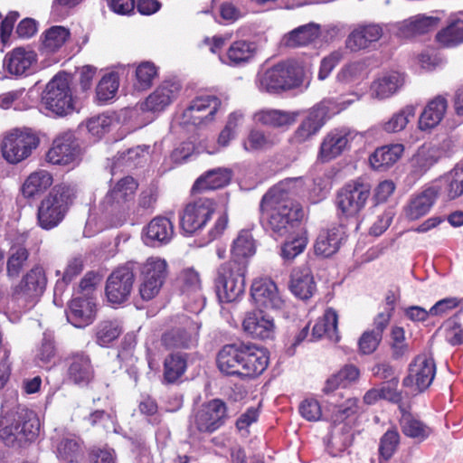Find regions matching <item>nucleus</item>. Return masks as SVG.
I'll use <instances>...</instances> for the list:
<instances>
[{
  "instance_id": "cd10ccee",
  "label": "nucleus",
  "mask_w": 463,
  "mask_h": 463,
  "mask_svg": "<svg viewBox=\"0 0 463 463\" xmlns=\"http://www.w3.org/2000/svg\"><path fill=\"white\" fill-rule=\"evenodd\" d=\"M321 35V25L317 23H308L300 25L282 38V43L288 48L306 47L314 43Z\"/></svg>"
},
{
  "instance_id": "f3484780",
  "label": "nucleus",
  "mask_w": 463,
  "mask_h": 463,
  "mask_svg": "<svg viewBox=\"0 0 463 463\" xmlns=\"http://www.w3.org/2000/svg\"><path fill=\"white\" fill-rule=\"evenodd\" d=\"M227 418L226 405L213 399L201 406L195 414L194 424L201 432H213L222 426Z\"/></svg>"
},
{
  "instance_id": "6ab92c4d",
  "label": "nucleus",
  "mask_w": 463,
  "mask_h": 463,
  "mask_svg": "<svg viewBox=\"0 0 463 463\" xmlns=\"http://www.w3.org/2000/svg\"><path fill=\"white\" fill-rule=\"evenodd\" d=\"M181 85L177 81L165 80L162 82L143 102L139 109L144 113L164 112L177 97Z\"/></svg>"
},
{
  "instance_id": "a211bd4d",
  "label": "nucleus",
  "mask_w": 463,
  "mask_h": 463,
  "mask_svg": "<svg viewBox=\"0 0 463 463\" xmlns=\"http://www.w3.org/2000/svg\"><path fill=\"white\" fill-rule=\"evenodd\" d=\"M251 298L260 309L279 310L285 303L279 295L277 284L268 278H259L253 280L250 288Z\"/></svg>"
},
{
  "instance_id": "f8f14e48",
  "label": "nucleus",
  "mask_w": 463,
  "mask_h": 463,
  "mask_svg": "<svg viewBox=\"0 0 463 463\" xmlns=\"http://www.w3.org/2000/svg\"><path fill=\"white\" fill-rule=\"evenodd\" d=\"M135 273L129 265L118 267L107 279L105 294L112 304L127 301L133 289Z\"/></svg>"
},
{
  "instance_id": "9b49d317",
  "label": "nucleus",
  "mask_w": 463,
  "mask_h": 463,
  "mask_svg": "<svg viewBox=\"0 0 463 463\" xmlns=\"http://www.w3.org/2000/svg\"><path fill=\"white\" fill-rule=\"evenodd\" d=\"M436 374V364L432 357L427 354L416 356L410 364L408 375L402 385L412 392H422L432 383Z\"/></svg>"
},
{
  "instance_id": "774afa93",
  "label": "nucleus",
  "mask_w": 463,
  "mask_h": 463,
  "mask_svg": "<svg viewBox=\"0 0 463 463\" xmlns=\"http://www.w3.org/2000/svg\"><path fill=\"white\" fill-rule=\"evenodd\" d=\"M137 184L131 176L120 179L112 189L121 199L127 202L135 193Z\"/></svg>"
},
{
  "instance_id": "79ce46f5",
  "label": "nucleus",
  "mask_w": 463,
  "mask_h": 463,
  "mask_svg": "<svg viewBox=\"0 0 463 463\" xmlns=\"http://www.w3.org/2000/svg\"><path fill=\"white\" fill-rule=\"evenodd\" d=\"M437 42L444 47H453L463 43V19L450 18L448 26L436 35Z\"/></svg>"
},
{
  "instance_id": "4be33fe9",
  "label": "nucleus",
  "mask_w": 463,
  "mask_h": 463,
  "mask_svg": "<svg viewBox=\"0 0 463 463\" xmlns=\"http://www.w3.org/2000/svg\"><path fill=\"white\" fill-rule=\"evenodd\" d=\"M68 380L78 386H87L94 378L90 358L84 353L71 354L67 359Z\"/></svg>"
},
{
  "instance_id": "5701e85b",
  "label": "nucleus",
  "mask_w": 463,
  "mask_h": 463,
  "mask_svg": "<svg viewBox=\"0 0 463 463\" xmlns=\"http://www.w3.org/2000/svg\"><path fill=\"white\" fill-rule=\"evenodd\" d=\"M242 326L253 338L269 339L273 337L275 332L274 318L261 309L248 312Z\"/></svg>"
},
{
  "instance_id": "9d476101",
  "label": "nucleus",
  "mask_w": 463,
  "mask_h": 463,
  "mask_svg": "<svg viewBox=\"0 0 463 463\" xmlns=\"http://www.w3.org/2000/svg\"><path fill=\"white\" fill-rule=\"evenodd\" d=\"M370 194L369 184L358 180L350 182L337 192V208L346 217L355 216L364 208Z\"/></svg>"
},
{
  "instance_id": "4d7b16f0",
  "label": "nucleus",
  "mask_w": 463,
  "mask_h": 463,
  "mask_svg": "<svg viewBox=\"0 0 463 463\" xmlns=\"http://www.w3.org/2000/svg\"><path fill=\"white\" fill-rule=\"evenodd\" d=\"M390 346L393 360H400L407 354L409 345L405 341V332L402 327L393 326L392 328Z\"/></svg>"
},
{
  "instance_id": "3c124183",
  "label": "nucleus",
  "mask_w": 463,
  "mask_h": 463,
  "mask_svg": "<svg viewBox=\"0 0 463 463\" xmlns=\"http://www.w3.org/2000/svg\"><path fill=\"white\" fill-rule=\"evenodd\" d=\"M119 80L117 73L110 72L104 75L96 88V95L99 101H108L116 96Z\"/></svg>"
},
{
  "instance_id": "dca6fc26",
  "label": "nucleus",
  "mask_w": 463,
  "mask_h": 463,
  "mask_svg": "<svg viewBox=\"0 0 463 463\" xmlns=\"http://www.w3.org/2000/svg\"><path fill=\"white\" fill-rule=\"evenodd\" d=\"M438 24L439 19L436 17L417 14L388 24V30L399 38L410 39L433 31L437 28Z\"/></svg>"
},
{
  "instance_id": "0eeeda50",
  "label": "nucleus",
  "mask_w": 463,
  "mask_h": 463,
  "mask_svg": "<svg viewBox=\"0 0 463 463\" xmlns=\"http://www.w3.org/2000/svg\"><path fill=\"white\" fill-rule=\"evenodd\" d=\"M42 102L47 109L56 114V116L80 113L83 108L80 100L71 97L69 80L63 75H56L47 84Z\"/></svg>"
},
{
  "instance_id": "393cba45",
  "label": "nucleus",
  "mask_w": 463,
  "mask_h": 463,
  "mask_svg": "<svg viewBox=\"0 0 463 463\" xmlns=\"http://www.w3.org/2000/svg\"><path fill=\"white\" fill-rule=\"evenodd\" d=\"M27 235H18L8 250L6 275L11 279L17 278L27 266L30 253L25 245Z\"/></svg>"
},
{
  "instance_id": "7c9ffc66",
  "label": "nucleus",
  "mask_w": 463,
  "mask_h": 463,
  "mask_svg": "<svg viewBox=\"0 0 463 463\" xmlns=\"http://www.w3.org/2000/svg\"><path fill=\"white\" fill-rule=\"evenodd\" d=\"M257 53V44L254 42L238 40L233 42L226 52L222 61L230 66H242L253 60Z\"/></svg>"
},
{
  "instance_id": "a18cd8bd",
  "label": "nucleus",
  "mask_w": 463,
  "mask_h": 463,
  "mask_svg": "<svg viewBox=\"0 0 463 463\" xmlns=\"http://www.w3.org/2000/svg\"><path fill=\"white\" fill-rule=\"evenodd\" d=\"M56 344L54 335L51 332H44L35 350V361L41 366L51 364L56 355Z\"/></svg>"
},
{
  "instance_id": "c756f323",
  "label": "nucleus",
  "mask_w": 463,
  "mask_h": 463,
  "mask_svg": "<svg viewBox=\"0 0 463 463\" xmlns=\"http://www.w3.org/2000/svg\"><path fill=\"white\" fill-rule=\"evenodd\" d=\"M144 234L146 244H166L174 236V225L168 218L156 216L146 226Z\"/></svg>"
},
{
  "instance_id": "338daca9",
  "label": "nucleus",
  "mask_w": 463,
  "mask_h": 463,
  "mask_svg": "<svg viewBox=\"0 0 463 463\" xmlns=\"http://www.w3.org/2000/svg\"><path fill=\"white\" fill-rule=\"evenodd\" d=\"M299 412L308 421H317L322 415L320 404L314 399L304 400L299 405Z\"/></svg>"
},
{
  "instance_id": "aec40b11",
  "label": "nucleus",
  "mask_w": 463,
  "mask_h": 463,
  "mask_svg": "<svg viewBox=\"0 0 463 463\" xmlns=\"http://www.w3.org/2000/svg\"><path fill=\"white\" fill-rule=\"evenodd\" d=\"M80 155V146L71 132L57 137L47 152V161L53 165H68Z\"/></svg>"
},
{
  "instance_id": "864d4df0",
  "label": "nucleus",
  "mask_w": 463,
  "mask_h": 463,
  "mask_svg": "<svg viewBox=\"0 0 463 463\" xmlns=\"http://www.w3.org/2000/svg\"><path fill=\"white\" fill-rule=\"evenodd\" d=\"M323 118H306L298 126L294 134L297 143H303L316 135L325 125Z\"/></svg>"
},
{
  "instance_id": "473e14b6",
  "label": "nucleus",
  "mask_w": 463,
  "mask_h": 463,
  "mask_svg": "<svg viewBox=\"0 0 463 463\" xmlns=\"http://www.w3.org/2000/svg\"><path fill=\"white\" fill-rule=\"evenodd\" d=\"M402 144H391L377 147L369 157L371 166L377 171H385L392 166L402 156Z\"/></svg>"
},
{
  "instance_id": "680f3d73",
  "label": "nucleus",
  "mask_w": 463,
  "mask_h": 463,
  "mask_svg": "<svg viewBox=\"0 0 463 463\" xmlns=\"http://www.w3.org/2000/svg\"><path fill=\"white\" fill-rule=\"evenodd\" d=\"M271 146L269 139L260 130L252 129L243 141V147L247 151L267 149Z\"/></svg>"
},
{
  "instance_id": "423d86ee",
  "label": "nucleus",
  "mask_w": 463,
  "mask_h": 463,
  "mask_svg": "<svg viewBox=\"0 0 463 463\" xmlns=\"http://www.w3.org/2000/svg\"><path fill=\"white\" fill-rule=\"evenodd\" d=\"M304 70L297 62H281L268 69L257 77L261 91L278 92L297 88L303 83Z\"/></svg>"
},
{
  "instance_id": "20e7f679",
  "label": "nucleus",
  "mask_w": 463,
  "mask_h": 463,
  "mask_svg": "<svg viewBox=\"0 0 463 463\" xmlns=\"http://www.w3.org/2000/svg\"><path fill=\"white\" fill-rule=\"evenodd\" d=\"M75 189L65 184L55 185L41 201L37 210V221L43 230H52L64 219L75 198Z\"/></svg>"
},
{
  "instance_id": "f257e3e1",
  "label": "nucleus",
  "mask_w": 463,
  "mask_h": 463,
  "mask_svg": "<svg viewBox=\"0 0 463 463\" xmlns=\"http://www.w3.org/2000/svg\"><path fill=\"white\" fill-rule=\"evenodd\" d=\"M260 210L268 220L269 229L277 237L289 233L303 217L301 207L288 196L282 183L273 186L263 195Z\"/></svg>"
},
{
  "instance_id": "c03bdc74",
  "label": "nucleus",
  "mask_w": 463,
  "mask_h": 463,
  "mask_svg": "<svg viewBox=\"0 0 463 463\" xmlns=\"http://www.w3.org/2000/svg\"><path fill=\"white\" fill-rule=\"evenodd\" d=\"M351 103V99L344 98H325L315 104L309 113L311 116H335L343 112Z\"/></svg>"
},
{
  "instance_id": "09e8293b",
  "label": "nucleus",
  "mask_w": 463,
  "mask_h": 463,
  "mask_svg": "<svg viewBox=\"0 0 463 463\" xmlns=\"http://www.w3.org/2000/svg\"><path fill=\"white\" fill-rule=\"evenodd\" d=\"M121 332V326L118 321H101L96 326L97 343L99 345L105 346L116 340Z\"/></svg>"
},
{
  "instance_id": "0e129e2a",
  "label": "nucleus",
  "mask_w": 463,
  "mask_h": 463,
  "mask_svg": "<svg viewBox=\"0 0 463 463\" xmlns=\"http://www.w3.org/2000/svg\"><path fill=\"white\" fill-rule=\"evenodd\" d=\"M112 118H89L86 121V128L89 133L97 138H100L110 130Z\"/></svg>"
},
{
  "instance_id": "e2e57ef3",
  "label": "nucleus",
  "mask_w": 463,
  "mask_h": 463,
  "mask_svg": "<svg viewBox=\"0 0 463 463\" xmlns=\"http://www.w3.org/2000/svg\"><path fill=\"white\" fill-rule=\"evenodd\" d=\"M125 203L126 202L111 189L101 201L100 208L109 215H116L124 211Z\"/></svg>"
},
{
  "instance_id": "a19ab883",
  "label": "nucleus",
  "mask_w": 463,
  "mask_h": 463,
  "mask_svg": "<svg viewBox=\"0 0 463 463\" xmlns=\"http://www.w3.org/2000/svg\"><path fill=\"white\" fill-rule=\"evenodd\" d=\"M230 260L246 261L256 252L255 241L250 231L242 230L234 240Z\"/></svg>"
},
{
  "instance_id": "58836bf2",
  "label": "nucleus",
  "mask_w": 463,
  "mask_h": 463,
  "mask_svg": "<svg viewBox=\"0 0 463 463\" xmlns=\"http://www.w3.org/2000/svg\"><path fill=\"white\" fill-rule=\"evenodd\" d=\"M52 175L46 170H38L32 173L22 186V194L25 198H33L52 184Z\"/></svg>"
},
{
  "instance_id": "603ef678",
  "label": "nucleus",
  "mask_w": 463,
  "mask_h": 463,
  "mask_svg": "<svg viewBox=\"0 0 463 463\" xmlns=\"http://www.w3.org/2000/svg\"><path fill=\"white\" fill-rule=\"evenodd\" d=\"M400 444V434L396 429L388 430L380 439L379 458L389 460L396 452Z\"/></svg>"
},
{
  "instance_id": "f03ea898",
  "label": "nucleus",
  "mask_w": 463,
  "mask_h": 463,
  "mask_svg": "<svg viewBox=\"0 0 463 463\" xmlns=\"http://www.w3.org/2000/svg\"><path fill=\"white\" fill-rule=\"evenodd\" d=\"M268 364L265 351L251 343L226 345L217 355L218 368L227 375L254 377L262 373Z\"/></svg>"
},
{
  "instance_id": "ea45409f",
  "label": "nucleus",
  "mask_w": 463,
  "mask_h": 463,
  "mask_svg": "<svg viewBox=\"0 0 463 463\" xmlns=\"http://www.w3.org/2000/svg\"><path fill=\"white\" fill-rule=\"evenodd\" d=\"M186 368L187 354H170L164 361V381L166 383H175L184 375Z\"/></svg>"
},
{
  "instance_id": "c85d7f7f",
  "label": "nucleus",
  "mask_w": 463,
  "mask_h": 463,
  "mask_svg": "<svg viewBox=\"0 0 463 463\" xmlns=\"http://www.w3.org/2000/svg\"><path fill=\"white\" fill-rule=\"evenodd\" d=\"M439 188L430 186L412 196L404 209L406 217L415 221L427 214L439 195Z\"/></svg>"
},
{
  "instance_id": "4468645a",
  "label": "nucleus",
  "mask_w": 463,
  "mask_h": 463,
  "mask_svg": "<svg viewBox=\"0 0 463 463\" xmlns=\"http://www.w3.org/2000/svg\"><path fill=\"white\" fill-rule=\"evenodd\" d=\"M142 274L139 294L142 299L148 301L159 293L167 276V263L165 260L150 258L144 265Z\"/></svg>"
},
{
  "instance_id": "ddd939ff",
  "label": "nucleus",
  "mask_w": 463,
  "mask_h": 463,
  "mask_svg": "<svg viewBox=\"0 0 463 463\" xmlns=\"http://www.w3.org/2000/svg\"><path fill=\"white\" fill-rule=\"evenodd\" d=\"M216 203L213 200L201 197L188 203L181 216L180 225L182 230L192 234L202 229L215 211Z\"/></svg>"
},
{
  "instance_id": "6e6552de",
  "label": "nucleus",
  "mask_w": 463,
  "mask_h": 463,
  "mask_svg": "<svg viewBox=\"0 0 463 463\" xmlns=\"http://www.w3.org/2000/svg\"><path fill=\"white\" fill-rule=\"evenodd\" d=\"M36 133L28 128L8 133L1 144L4 158L10 164H17L27 158L39 145Z\"/></svg>"
},
{
  "instance_id": "39448f33",
  "label": "nucleus",
  "mask_w": 463,
  "mask_h": 463,
  "mask_svg": "<svg viewBox=\"0 0 463 463\" xmlns=\"http://www.w3.org/2000/svg\"><path fill=\"white\" fill-rule=\"evenodd\" d=\"M246 261L229 260L216 270L214 288L220 302L237 300L245 291Z\"/></svg>"
},
{
  "instance_id": "2f4dec72",
  "label": "nucleus",
  "mask_w": 463,
  "mask_h": 463,
  "mask_svg": "<svg viewBox=\"0 0 463 463\" xmlns=\"http://www.w3.org/2000/svg\"><path fill=\"white\" fill-rule=\"evenodd\" d=\"M36 62V54L32 50L15 48L7 53L4 65L14 75H24L30 72L32 66Z\"/></svg>"
},
{
  "instance_id": "2eb2a0df",
  "label": "nucleus",
  "mask_w": 463,
  "mask_h": 463,
  "mask_svg": "<svg viewBox=\"0 0 463 463\" xmlns=\"http://www.w3.org/2000/svg\"><path fill=\"white\" fill-rule=\"evenodd\" d=\"M199 326L189 317L183 316L177 326L166 330L161 335V344L166 349H187L194 345Z\"/></svg>"
},
{
  "instance_id": "37998d69",
  "label": "nucleus",
  "mask_w": 463,
  "mask_h": 463,
  "mask_svg": "<svg viewBox=\"0 0 463 463\" xmlns=\"http://www.w3.org/2000/svg\"><path fill=\"white\" fill-rule=\"evenodd\" d=\"M401 427L403 434L421 442L428 439L432 432L430 427L411 414H404L401 419Z\"/></svg>"
},
{
  "instance_id": "69168bd1",
  "label": "nucleus",
  "mask_w": 463,
  "mask_h": 463,
  "mask_svg": "<svg viewBox=\"0 0 463 463\" xmlns=\"http://www.w3.org/2000/svg\"><path fill=\"white\" fill-rule=\"evenodd\" d=\"M448 107L447 99L441 95H438L426 104L420 116H444Z\"/></svg>"
},
{
  "instance_id": "7ed1b4c3",
  "label": "nucleus",
  "mask_w": 463,
  "mask_h": 463,
  "mask_svg": "<svg viewBox=\"0 0 463 463\" xmlns=\"http://www.w3.org/2000/svg\"><path fill=\"white\" fill-rule=\"evenodd\" d=\"M40 421L33 411L17 404L9 410L2 407L0 440L7 447L20 449L38 436Z\"/></svg>"
},
{
  "instance_id": "13d9d810",
  "label": "nucleus",
  "mask_w": 463,
  "mask_h": 463,
  "mask_svg": "<svg viewBox=\"0 0 463 463\" xmlns=\"http://www.w3.org/2000/svg\"><path fill=\"white\" fill-rule=\"evenodd\" d=\"M438 161L436 151L431 148L421 147L412 158V165L419 173H425Z\"/></svg>"
},
{
  "instance_id": "f704fd0d",
  "label": "nucleus",
  "mask_w": 463,
  "mask_h": 463,
  "mask_svg": "<svg viewBox=\"0 0 463 463\" xmlns=\"http://www.w3.org/2000/svg\"><path fill=\"white\" fill-rule=\"evenodd\" d=\"M227 103H223L216 96H200L194 99L184 110V116L193 113H203L205 116H214L217 113L227 112Z\"/></svg>"
},
{
  "instance_id": "b1692460",
  "label": "nucleus",
  "mask_w": 463,
  "mask_h": 463,
  "mask_svg": "<svg viewBox=\"0 0 463 463\" xmlns=\"http://www.w3.org/2000/svg\"><path fill=\"white\" fill-rule=\"evenodd\" d=\"M345 238V227L334 225L320 232L315 243V253L325 258L330 257L340 248Z\"/></svg>"
},
{
  "instance_id": "5fc2aeb1",
  "label": "nucleus",
  "mask_w": 463,
  "mask_h": 463,
  "mask_svg": "<svg viewBox=\"0 0 463 463\" xmlns=\"http://www.w3.org/2000/svg\"><path fill=\"white\" fill-rule=\"evenodd\" d=\"M178 281L183 294H196L201 289L200 275L193 268L184 269L180 272Z\"/></svg>"
},
{
  "instance_id": "052dcab7",
  "label": "nucleus",
  "mask_w": 463,
  "mask_h": 463,
  "mask_svg": "<svg viewBox=\"0 0 463 463\" xmlns=\"http://www.w3.org/2000/svg\"><path fill=\"white\" fill-rule=\"evenodd\" d=\"M146 148L147 146H137L128 148L124 152H118L114 164L128 167L136 166L139 163V159L144 156Z\"/></svg>"
},
{
  "instance_id": "c9c22d12",
  "label": "nucleus",
  "mask_w": 463,
  "mask_h": 463,
  "mask_svg": "<svg viewBox=\"0 0 463 463\" xmlns=\"http://www.w3.org/2000/svg\"><path fill=\"white\" fill-rule=\"evenodd\" d=\"M289 287L291 292L302 300H307L316 291L314 278L307 268L292 272Z\"/></svg>"
},
{
  "instance_id": "49530a36",
  "label": "nucleus",
  "mask_w": 463,
  "mask_h": 463,
  "mask_svg": "<svg viewBox=\"0 0 463 463\" xmlns=\"http://www.w3.org/2000/svg\"><path fill=\"white\" fill-rule=\"evenodd\" d=\"M58 457L62 460L73 463L82 457V449L76 437L68 436L61 439L57 446Z\"/></svg>"
},
{
  "instance_id": "6e6d98bb",
  "label": "nucleus",
  "mask_w": 463,
  "mask_h": 463,
  "mask_svg": "<svg viewBox=\"0 0 463 463\" xmlns=\"http://www.w3.org/2000/svg\"><path fill=\"white\" fill-rule=\"evenodd\" d=\"M157 76V69L151 61H143L136 69V88L145 90L150 88Z\"/></svg>"
},
{
  "instance_id": "bb28decb",
  "label": "nucleus",
  "mask_w": 463,
  "mask_h": 463,
  "mask_svg": "<svg viewBox=\"0 0 463 463\" xmlns=\"http://www.w3.org/2000/svg\"><path fill=\"white\" fill-rule=\"evenodd\" d=\"M383 34V29L378 24L358 25L347 37L346 46L351 51L367 48L371 43L379 41Z\"/></svg>"
},
{
  "instance_id": "bf43d9fd",
  "label": "nucleus",
  "mask_w": 463,
  "mask_h": 463,
  "mask_svg": "<svg viewBox=\"0 0 463 463\" xmlns=\"http://www.w3.org/2000/svg\"><path fill=\"white\" fill-rule=\"evenodd\" d=\"M307 244V239L306 236H298L282 245L280 255L285 260L290 261L306 249Z\"/></svg>"
},
{
  "instance_id": "1a4fd4ad",
  "label": "nucleus",
  "mask_w": 463,
  "mask_h": 463,
  "mask_svg": "<svg viewBox=\"0 0 463 463\" xmlns=\"http://www.w3.org/2000/svg\"><path fill=\"white\" fill-rule=\"evenodd\" d=\"M47 278L40 266L32 268L15 286L13 297L24 307L31 308L45 291Z\"/></svg>"
},
{
  "instance_id": "72a5a7b5",
  "label": "nucleus",
  "mask_w": 463,
  "mask_h": 463,
  "mask_svg": "<svg viewBox=\"0 0 463 463\" xmlns=\"http://www.w3.org/2000/svg\"><path fill=\"white\" fill-rule=\"evenodd\" d=\"M231 172L224 168H216L207 171L194 182L193 193H203L222 188L229 184Z\"/></svg>"
},
{
  "instance_id": "de8ad7c7",
  "label": "nucleus",
  "mask_w": 463,
  "mask_h": 463,
  "mask_svg": "<svg viewBox=\"0 0 463 463\" xmlns=\"http://www.w3.org/2000/svg\"><path fill=\"white\" fill-rule=\"evenodd\" d=\"M70 32L63 26H52L44 33L43 48L49 52L59 50L68 40Z\"/></svg>"
},
{
  "instance_id": "412c9836",
  "label": "nucleus",
  "mask_w": 463,
  "mask_h": 463,
  "mask_svg": "<svg viewBox=\"0 0 463 463\" xmlns=\"http://www.w3.org/2000/svg\"><path fill=\"white\" fill-rule=\"evenodd\" d=\"M353 138V133L347 128L331 130L320 144L318 157L322 162H329L336 158L347 148Z\"/></svg>"
},
{
  "instance_id": "a878e982",
  "label": "nucleus",
  "mask_w": 463,
  "mask_h": 463,
  "mask_svg": "<svg viewBox=\"0 0 463 463\" xmlns=\"http://www.w3.org/2000/svg\"><path fill=\"white\" fill-rule=\"evenodd\" d=\"M68 321L75 327H85L95 318V303L90 298H75L66 313Z\"/></svg>"
},
{
  "instance_id": "4c0bfd02",
  "label": "nucleus",
  "mask_w": 463,
  "mask_h": 463,
  "mask_svg": "<svg viewBox=\"0 0 463 463\" xmlns=\"http://www.w3.org/2000/svg\"><path fill=\"white\" fill-rule=\"evenodd\" d=\"M404 83V78L399 72H391L373 81L371 95L378 99H385L395 93Z\"/></svg>"
},
{
  "instance_id": "e433bc0d",
  "label": "nucleus",
  "mask_w": 463,
  "mask_h": 463,
  "mask_svg": "<svg viewBox=\"0 0 463 463\" xmlns=\"http://www.w3.org/2000/svg\"><path fill=\"white\" fill-rule=\"evenodd\" d=\"M337 322L338 317L335 310L331 307L327 308L324 316L313 326L311 340L326 336L331 341L337 342L339 340Z\"/></svg>"
},
{
  "instance_id": "8fccbe9b",
  "label": "nucleus",
  "mask_w": 463,
  "mask_h": 463,
  "mask_svg": "<svg viewBox=\"0 0 463 463\" xmlns=\"http://www.w3.org/2000/svg\"><path fill=\"white\" fill-rule=\"evenodd\" d=\"M443 180L446 184L445 193L449 199H455L463 194V166L456 165Z\"/></svg>"
}]
</instances>
